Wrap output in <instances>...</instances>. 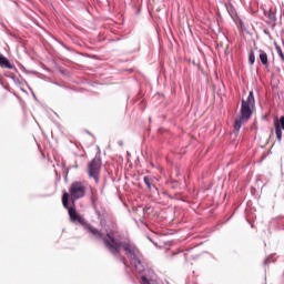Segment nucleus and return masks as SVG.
I'll list each match as a JSON object with an SVG mask.
<instances>
[{"label":"nucleus","instance_id":"4","mask_svg":"<svg viewBox=\"0 0 284 284\" xmlns=\"http://www.w3.org/2000/svg\"><path fill=\"white\" fill-rule=\"evenodd\" d=\"M101 159L94 158L88 165L89 179H93L95 183H99L101 176Z\"/></svg>","mask_w":284,"mask_h":284},{"label":"nucleus","instance_id":"6","mask_svg":"<svg viewBox=\"0 0 284 284\" xmlns=\"http://www.w3.org/2000/svg\"><path fill=\"white\" fill-rule=\"evenodd\" d=\"M0 68H7L8 70H14V65L10 63V60L0 53Z\"/></svg>","mask_w":284,"mask_h":284},{"label":"nucleus","instance_id":"1","mask_svg":"<svg viewBox=\"0 0 284 284\" xmlns=\"http://www.w3.org/2000/svg\"><path fill=\"white\" fill-rule=\"evenodd\" d=\"M85 230L89 234H92L97 241H102L104 243V247H106L113 256H119V254H121V250H123L125 256L129 258L132 267H134L138 274H143V272H145V266L141 261V251H139V247H136L134 243L118 241L116 237L110 233L103 235L101 231L92 225L85 226Z\"/></svg>","mask_w":284,"mask_h":284},{"label":"nucleus","instance_id":"7","mask_svg":"<svg viewBox=\"0 0 284 284\" xmlns=\"http://www.w3.org/2000/svg\"><path fill=\"white\" fill-rule=\"evenodd\" d=\"M258 54H260V61H261L262 65H264L265 68H270L267 52H265L264 50H260Z\"/></svg>","mask_w":284,"mask_h":284},{"label":"nucleus","instance_id":"8","mask_svg":"<svg viewBox=\"0 0 284 284\" xmlns=\"http://www.w3.org/2000/svg\"><path fill=\"white\" fill-rule=\"evenodd\" d=\"M264 17H266V19H268V23H276V13L274 11H272V9L265 10Z\"/></svg>","mask_w":284,"mask_h":284},{"label":"nucleus","instance_id":"12","mask_svg":"<svg viewBox=\"0 0 284 284\" xmlns=\"http://www.w3.org/2000/svg\"><path fill=\"white\" fill-rule=\"evenodd\" d=\"M141 280H142V284H151L150 280H148L145 275H142Z\"/></svg>","mask_w":284,"mask_h":284},{"label":"nucleus","instance_id":"2","mask_svg":"<svg viewBox=\"0 0 284 284\" xmlns=\"http://www.w3.org/2000/svg\"><path fill=\"white\" fill-rule=\"evenodd\" d=\"M256 105V101L254 100V92L251 91L248 93V97L246 100H242V106L240 110V118L235 120L234 129L236 132L243 128V125L246 123V121H250L252 119V108Z\"/></svg>","mask_w":284,"mask_h":284},{"label":"nucleus","instance_id":"11","mask_svg":"<svg viewBox=\"0 0 284 284\" xmlns=\"http://www.w3.org/2000/svg\"><path fill=\"white\" fill-rule=\"evenodd\" d=\"M255 61H256V57L254 55V52H251V53L248 54V63H250L251 65H254Z\"/></svg>","mask_w":284,"mask_h":284},{"label":"nucleus","instance_id":"13","mask_svg":"<svg viewBox=\"0 0 284 284\" xmlns=\"http://www.w3.org/2000/svg\"><path fill=\"white\" fill-rule=\"evenodd\" d=\"M268 263H270V257H266V258L264 260V265H268Z\"/></svg>","mask_w":284,"mask_h":284},{"label":"nucleus","instance_id":"3","mask_svg":"<svg viewBox=\"0 0 284 284\" xmlns=\"http://www.w3.org/2000/svg\"><path fill=\"white\" fill-rule=\"evenodd\" d=\"M62 205L65 210H69V216L71 223H75V225H85V219L77 213V207H70V193H63L62 195Z\"/></svg>","mask_w":284,"mask_h":284},{"label":"nucleus","instance_id":"9","mask_svg":"<svg viewBox=\"0 0 284 284\" xmlns=\"http://www.w3.org/2000/svg\"><path fill=\"white\" fill-rule=\"evenodd\" d=\"M143 181H144V183H145L148 190H150V191H152V190H159V189H156V185H153V184H152V180H150V176H144V178H143Z\"/></svg>","mask_w":284,"mask_h":284},{"label":"nucleus","instance_id":"14","mask_svg":"<svg viewBox=\"0 0 284 284\" xmlns=\"http://www.w3.org/2000/svg\"><path fill=\"white\" fill-rule=\"evenodd\" d=\"M118 145H120L121 148H123V141L120 140V141L118 142Z\"/></svg>","mask_w":284,"mask_h":284},{"label":"nucleus","instance_id":"10","mask_svg":"<svg viewBox=\"0 0 284 284\" xmlns=\"http://www.w3.org/2000/svg\"><path fill=\"white\" fill-rule=\"evenodd\" d=\"M274 45H275V50H276L278 57L282 59V61H283V63H284V53H283V49H281V45H278V43H276V42L274 43Z\"/></svg>","mask_w":284,"mask_h":284},{"label":"nucleus","instance_id":"5","mask_svg":"<svg viewBox=\"0 0 284 284\" xmlns=\"http://www.w3.org/2000/svg\"><path fill=\"white\" fill-rule=\"evenodd\" d=\"M70 194L74 203V201L85 196V186L81 182H73L70 186Z\"/></svg>","mask_w":284,"mask_h":284}]
</instances>
